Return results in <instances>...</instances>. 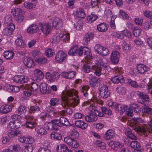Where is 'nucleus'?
I'll use <instances>...</instances> for the list:
<instances>
[{
	"label": "nucleus",
	"mask_w": 152,
	"mask_h": 152,
	"mask_svg": "<svg viewBox=\"0 0 152 152\" xmlns=\"http://www.w3.org/2000/svg\"><path fill=\"white\" fill-rule=\"evenodd\" d=\"M15 26L12 25L11 26H7V27L5 28L3 30L2 33L4 35H10L12 34V32L15 29Z\"/></svg>",
	"instance_id": "obj_20"
},
{
	"label": "nucleus",
	"mask_w": 152,
	"mask_h": 152,
	"mask_svg": "<svg viewBox=\"0 0 152 152\" xmlns=\"http://www.w3.org/2000/svg\"><path fill=\"white\" fill-rule=\"evenodd\" d=\"M143 112L147 113H152V109L148 106H144L143 107Z\"/></svg>",
	"instance_id": "obj_64"
},
{
	"label": "nucleus",
	"mask_w": 152,
	"mask_h": 152,
	"mask_svg": "<svg viewBox=\"0 0 152 152\" xmlns=\"http://www.w3.org/2000/svg\"><path fill=\"white\" fill-rule=\"evenodd\" d=\"M120 57V53L118 51H112L110 59L111 62L114 64L118 63Z\"/></svg>",
	"instance_id": "obj_13"
},
{
	"label": "nucleus",
	"mask_w": 152,
	"mask_h": 152,
	"mask_svg": "<svg viewBox=\"0 0 152 152\" xmlns=\"http://www.w3.org/2000/svg\"><path fill=\"white\" fill-rule=\"evenodd\" d=\"M38 29L37 25L35 24H32L27 28V31L28 33L34 34L37 33Z\"/></svg>",
	"instance_id": "obj_26"
},
{
	"label": "nucleus",
	"mask_w": 152,
	"mask_h": 152,
	"mask_svg": "<svg viewBox=\"0 0 152 152\" xmlns=\"http://www.w3.org/2000/svg\"><path fill=\"white\" fill-rule=\"evenodd\" d=\"M13 80L16 83H23L27 82L28 79L24 75H16L13 78Z\"/></svg>",
	"instance_id": "obj_11"
},
{
	"label": "nucleus",
	"mask_w": 152,
	"mask_h": 152,
	"mask_svg": "<svg viewBox=\"0 0 152 152\" xmlns=\"http://www.w3.org/2000/svg\"><path fill=\"white\" fill-rule=\"evenodd\" d=\"M16 10H15L14 11H12L11 13L12 15L14 16H15V19L18 23H21L22 22L24 19V16L21 13H18L17 15H15L16 13L15 12Z\"/></svg>",
	"instance_id": "obj_25"
},
{
	"label": "nucleus",
	"mask_w": 152,
	"mask_h": 152,
	"mask_svg": "<svg viewBox=\"0 0 152 152\" xmlns=\"http://www.w3.org/2000/svg\"><path fill=\"white\" fill-rule=\"evenodd\" d=\"M130 108L133 110L136 113H138L140 112V108L138 104L134 103H131L130 104Z\"/></svg>",
	"instance_id": "obj_40"
},
{
	"label": "nucleus",
	"mask_w": 152,
	"mask_h": 152,
	"mask_svg": "<svg viewBox=\"0 0 152 152\" xmlns=\"http://www.w3.org/2000/svg\"><path fill=\"white\" fill-rule=\"evenodd\" d=\"M25 65L28 68H31L34 66L35 63L31 58L28 57H25L23 60Z\"/></svg>",
	"instance_id": "obj_14"
},
{
	"label": "nucleus",
	"mask_w": 152,
	"mask_h": 152,
	"mask_svg": "<svg viewBox=\"0 0 152 152\" xmlns=\"http://www.w3.org/2000/svg\"><path fill=\"white\" fill-rule=\"evenodd\" d=\"M98 30L101 32H104L107 29V25L104 23L99 24L97 26Z\"/></svg>",
	"instance_id": "obj_36"
},
{
	"label": "nucleus",
	"mask_w": 152,
	"mask_h": 152,
	"mask_svg": "<svg viewBox=\"0 0 152 152\" xmlns=\"http://www.w3.org/2000/svg\"><path fill=\"white\" fill-rule=\"evenodd\" d=\"M99 96L103 99L108 97L110 95L108 87L106 85H102L99 86Z\"/></svg>",
	"instance_id": "obj_5"
},
{
	"label": "nucleus",
	"mask_w": 152,
	"mask_h": 152,
	"mask_svg": "<svg viewBox=\"0 0 152 152\" xmlns=\"http://www.w3.org/2000/svg\"><path fill=\"white\" fill-rule=\"evenodd\" d=\"M94 35L92 33L86 34L84 37L83 40L85 43L87 44L93 38Z\"/></svg>",
	"instance_id": "obj_38"
},
{
	"label": "nucleus",
	"mask_w": 152,
	"mask_h": 152,
	"mask_svg": "<svg viewBox=\"0 0 152 152\" xmlns=\"http://www.w3.org/2000/svg\"><path fill=\"white\" fill-rule=\"evenodd\" d=\"M46 127L47 129L50 131L57 130V126L54 125L52 123V121L51 122L48 123Z\"/></svg>",
	"instance_id": "obj_49"
},
{
	"label": "nucleus",
	"mask_w": 152,
	"mask_h": 152,
	"mask_svg": "<svg viewBox=\"0 0 152 152\" xmlns=\"http://www.w3.org/2000/svg\"><path fill=\"white\" fill-rule=\"evenodd\" d=\"M55 53L53 50L51 48H48L45 51V54L48 57H51Z\"/></svg>",
	"instance_id": "obj_62"
},
{
	"label": "nucleus",
	"mask_w": 152,
	"mask_h": 152,
	"mask_svg": "<svg viewBox=\"0 0 152 152\" xmlns=\"http://www.w3.org/2000/svg\"><path fill=\"white\" fill-rule=\"evenodd\" d=\"M136 93L137 95L142 100V102L141 101L140 102L139 101V102L142 104L143 103V101L145 102L149 101V99L148 95L139 91H137Z\"/></svg>",
	"instance_id": "obj_17"
},
{
	"label": "nucleus",
	"mask_w": 152,
	"mask_h": 152,
	"mask_svg": "<svg viewBox=\"0 0 152 152\" xmlns=\"http://www.w3.org/2000/svg\"><path fill=\"white\" fill-rule=\"evenodd\" d=\"M39 88L40 91L42 94H44L47 92L48 90L47 84L45 83H41L39 86Z\"/></svg>",
	"instance_id": "obj_42"
},
{
	"label": "nucleus",
	"mask_w": 152,
	"mask_h": 152,
	"mask_svg": "<svg viewBox=\"0 0 152 152\" xmlns=\"http://www.w3.org/2000/svg\"><path fill=\"white\" fill-rule=\"evenodd\" d=\"M59 35L60 40H61L63 41V42H66L69 40V35L68 33L65 34L61 33Z\"/></svg>",
	"instance_id": "obj_45"
},
{
	"label": "nucleus",
	"mask_w": 152,
	"mask_h": 152,
	"mask_svg": "<svg viewBox=\"0 0 152 152\" xmlns=\"http://www.w3.org/2000/svg\"><path fill=\"white\" fill-rule=\"evenodd\" d=\"M24 5L26 8L29 9L34 8L35 6L34 4L28 2H25L24 3Z\"/></svg>",
	"instance_id": "obj_60"
},
{
	"label": "nucleus",
	"mask_w": 152,
	"mask_h": 152,
	"mask_svg": "<svg viewBox=\"0 0 152 152\" xmlns=\"http://www.w3.org/2000/svg\"><path fill=\"white\" fill-rule=\"evenodd\" d=\"M100 82V80L99 78L94 77L89 81V84L92 87L95 88L98 86Z\"/></svg>",
	"instance_id": "obj_19"
},
{
	"label": "nucleus",
	"mask_w": 152,
	"mask_h": 152,
	"mask_svg": "<svg viewBox=\"0 0 152 152\" xmlns=\"http://www.w3.org/2000/svg\"><path fill=\"white\" fill-rule=\"evenodd\" d=\"M80 91L83 93V96L85 97H88V94L87 91L89 88L88 86L84 85L80 88Z\"/></svg>",
	"instance_id": "obj_32"
},
{
	"label": "nucleus",
	"mask_w": 152,
	"mask_h": 152,
	"mask_svg": "<svg viewBox=\"0 0 152 152\" xmlns=\"http://www.w3.org/2000/svg\"><path fill=\"white\" fill-rule=\"evenodd\" d=\"M41 109L40 107L37 105L31 106L29 108V113H34L40 111Z\"/></svg>",
	"instance_id": "obj_34"
},
{
	"label": "nucleus",
	"mask_w": 152,
	"mask_h": 152,
	"mask_svg": "<svg viewBox=\"0 0 152 152\" xmlns=\"http://www.w3.org/2000/svg\"><path fill=\"white\" fill-rule=\"evenodd\" d=\"M108 104L115 110L120 111L121 109V105L115 102H113L110 101L108 102Z\"/></svg>",
	"instance_id": "obj_29"
},
{
	"label": "nucleus",
	"mask_w": 152,
	"mask_h": 152,
	"mask_svg": "<svg viewBox=\"0 0 152 152\" xmlns=\"http://www.w3.org/2000/svg\"><path fill=\"white\" fill-rule=\"evenodd\" d=\"M12 107L8 105H2L0 107V112L3 114L7 113L12 110Z\"/></svg>",
	"instance_id": "obj_23"
},
{
	"label": "nucleus",
	"mask_w": 152,
	"mask_h": 152,
	"mask_svg": "<svg viewBox=\"0 0 152 152\" xmlns=\"http://www.w3.org/2000/svg\"><path fill=\"white\" fill-rule=\"evenodd\" d=\"M25 118L26 120V124L27 128L33 129L37 125V123L33 116L30 115L26 116Z\"/></svg>",
	"instance_id": "obj_7"
},
{
	"label": "nucleus",
	"mask_w": 152,
	"mask_h": 152,
	"mask_svg": "<svg viewBox=\"0 0 152 152\" xmlns=\"http://www.w3.org/2000/svg\"><path fill=\"white\" fill-rule=\"evenodd\" d=\"M66 56V55L65 53L61 51H60L56 54L55 59L57 61L61 62L65 59Z\"/></svg>",
	"instance_id": "obj_15"
},
{
	"label": "nucleus",
	"mask_w": 152,
	"mask_h": 152,
	"mask_svg": "<svg viewBox=\"0 0 152 152\" xmlns=\"http://www.w3.org/2000/svg\"><path fill=\"white\" fill-rule=\"evenodd\" d=\"M137 70L140 73L143 74L147 72L148 68L144 64H140L137 65Z\"/></svg>",
	"instance_id": "obj_21"
},
{
	"label": "nucleus",
	"mask_w": 152,
	"mask_h": 152,
	"mask_svg": "<svg viewBox=\"0 0 152 152\" xmlns=\"http://www.w3.org/2000/svg\"><path fill=\"white\" fill-rule=\"evenodd\" d=\"M18 113L20 115H22L26 113L27 111L26 107L23 105H20L18 109Z\"/></svg>",
	"instance_id": "obj_50"
},
{
	"label": "nucleus",
	"mask_w": 152,
	"mask_h": 152,
	"mask_svg": "<svg viewBox=\"0 0 152 152\" xmlns=\"http://www.w3.org/2000/svg\"><path fill=\"white\" fill-rule=\"evenodd\" d=\"M141 31V29L139 27L134 28L133 30V34L135 37H138L140 35Z\"/></svg>",
	"instance_id": "obj_57"
},
{
	"label": "nucleus",
	"mask_w": 152,
	"mask_h": 152,
	"mask_svg": "<svg viewBox=\"0 0 152 152\" xmlns=\"http://www.w3.org/2000/svg\"><path fill=\"white\" fill-rule=\"evenodd\" d=\"M35 130L38 135L40 136L45 135L47 134V131L43 128L39 127L35 129Z\"/></svg>",
	"instance_id": "obj_44"
},
{
	"label": "nucleus",
	"mask_w": 152,
	"mask_h": 152,
	"mask_svg": "<svg viewBox=\"0 0 152 152\" xmlns=\"http://www.w3.org/2000/svg\"><path fill=\"white\" fill-rule=\"evenodd\" d=\"M31 86L30 85L26 84L24 86V88L25 89L23 91V94L26 96H29L31 94H34L32 90L31 89Z\"/></svg>",
	"instance_id": "obj_22"
},
{
	"label": "nucleus",
	"mask_w": 152,
	"mask_h": 152,
	"mask_svg": "<svg viewBox=\"0 0 152 152\" xmlns=\"http://www.w3.org/2000/svg\"><path fill=\"white\" fill-rule=\"evenodd\" d=\"M125 134L128 137L131 139L134 140H136L137 139L136 137L130 131L126 130L125 132Z\"/></svg>",
	"instance_id": "obj_54"
},
{
	"label": "nucleus",
	"mask_w": 152,
	"mask_h": 152,
	"mask_svg": "<svg viewBox=\"0 0 152 152\" xmlns=\"http://www.w3.org/2000/svg\"><path fill=\"white\" fill-rule=\"evenodd\" d=\"M49 23L52 24V27H54L56 29H59L63 26L62 20L57 18H52L49 20Z\"/></svg>",
	"instance_id": "obj_6"
},
{
	"label": "nucleus",
	"mask_w": 152,
	"mask_h": 152,
	"mask_svg": "<svg viewBox=\"0 0 152 152\" xmlns=\"http://www.w3.org/2000/svg\"><path fill=\"white\" fill-rule=\"evenodd\" d=\"M50 136L52 138L57 140H60L62 139L61 135L58 132H53L50 134Z\"/></svg>",
	"instance_id": "obj_47"
},
{
	"label": "nucleus",
	"mask_w": 152,
	"mask_h": 152,
	"mask_svg": "<svg viewBox=\"0 0 152 152\" xmlns=\"http://www.w3.org/2000/svg\"><path fill=\"white\" fill-rule=\"evenodd\" d=\"M40 27V29L43 33L47 35L50 33L51 30L52 26L50 23H49V22L48 23L42 24Z\"/></svg>",
	"instance_id": "obj_10"
},
{
	"label": "nucleus",
	"mask_w": 152,
	"mask_h": 152,
	"mask_svg": "<svg viewBox=\"0 0 152 152\" xmlns=\"http://www.w3.org/2000/svg\"><path fill=\"white\" fill-rule=\"evenodd\" d=\"M31 89L32 90V91L35 94L37 92V90L38 88V85L36 83H32L31 86Z\"/></svg>",
	"instance_id": "obj_59"
},
{
	"label": "nucleus",
	"mask_w": 152,
	"mask_h": 152,
	"mask_svg": "<svg viewBox=\"0 0 152 152\" xmlns=\"http://www.w3.org/2000/svg\"><path fill=\"white\" fill-rule=\"evenodd\" d=\"M97 116L103 117L104 115L102 113L94 109H92L85 118L86 120L89 122H94L98 119Z\"/></svg>",
	"instance_id": "obj_3"
},
{
	"label": "nucleus",
	"mask_w": 152,
	"mask_h": 152,
	"mask_svg": "<svg viewBox=\"0 0 152 152\" xmlns=\"http://www.w3.org/2000/svg\"><path fill=\"white\" fill-rule=\"evenodd\" d=\"M78 47L77 45H74L68 52V54L69 56H73L77 54Z\"/></svg>",
	"instance_id": "obj_30"
},
{
	"label": "nucleus",
	"mask_w": 152,
	"mask_h": 152,
	"mask_svg": "<svg viewBox=\"0 0 152 152\" xmlns=\"http://www.w3.org/2000/svg\"><path fill=\"white\" fill-rule=\"evenodd\" d=\"M77 17L81 18H84L86 15L83 9L80 8L78 9L77 11Z\"/></svg>",
	"instance_id": "obj_37"
},
{
	"label": "nucleus",
	"mask_w": 152,
	"mask_h": 152,
	"mask_svg": "<svg viewBox=\"0 0 152 152\" xmlns=\"http://www.w3.org/2000/svg\"><path fill=\"white\" fill-rule=\"evenodd\" d=\"M10 148L12 149V150H11L12 152H18L20 148V145L18 144L12 145L10 146Z\"/></svg>",
	"instance_id": "obj_58"
},
{
	"label": "nucleus",
	"mask_w": 152,
	"mask_h": 152,
	"mask_svg": "<svg viewBox=\"0 0 152 152\" xmlns=\"http://www.w3.org/2000/svg\"><path fill=\"white\" fill-rule=\"evenodd\" d=\"M76 73L75 72L72 71L69 72H63L61 73V75L64 77L68 79H71L73 78Z\"/></svg>",
	"instance_id": "obj_18"
},
{
	"label": "nucleus",
	"mask_w": 152,
	"mask_h": 152,
	"mask_svg": "<svg viewBox=\"0 0 152 152\" xmlns=\"http://www.w3.org/2000/svg\"><path fill=\"white\" fill-rule=\"evenodd\" d=\"M12 17L10 15H7L6 16L4 19V23L7 24V26H15L12 23Z\"/></svg>",
	"instance_id": "obj_33"
},
{
	"label": "nucleus",
	"mask_w": 152,
	"mask_h": 152,
	"mask_svg": "<svg viewBox=\"0 0 152 152\" xmlns=\"http://www.w3.org/2000/svg\"><path fill=\"white\" fill-rule=\"evenodd\" d=\"M109 53V50L108 49L103 47L101 51V52L99 54L102 56H105L108 54Z\"/></svg>",
	"instance_id": "obj_61"
},
{
	"label": "nucleus",
	"mask_w": 152,
	"mask_h": 152,
	"mask_svg": "<svg viewBox=\"0 0 152 152\" xmlns=\"http://www.w3.org/2000/svg\"><path fill=\"white\" fill-rule=\"evenodd\" d=\"M68 149L67 146L64 144L58 145L56 148L57 152H65Z\"/></svg>",
	"instance_id": "obj_39"
},
{
	"label": "nucleus",
	"mask_w": 152,
	"mask_h": 152,
	"mask_svg": "<svg viewBox=\"0 0 152 152\" xmlns=\"http://www.w3.org/2000/svg\"><path fill=\"white\" fill-rule=\"evenodd\" d=\"M92 69L94 70V73L97 76H100L102 74H103L106 72L105 69L99 66H92Z\"/></svg>",
	"instance_id": "obj_12"
},
{
	"label": "nucleus",
	"mask_w": 152,
	"mask_h": 152,
	"mask_svg": "<svg viewBox=\"0 0 152 152\" xmlns=\"http://www.w3.org/2000/svg\"><path fill=\"white\" fill-rule=\"evenodd\" d=\"M45 77L46 79L50 82L56 81L59 78L60 74L57 72H53L52 75L48 72L46 74Z\"/></svg>",
	"instance_id": "obj_9"
},
{
	"label": "nucleus",
	"mask_w": 152,
	"mask_h": 152,
	"mask_svg": "<svg viewBox=\"0 0 152 152\" xmlns=\"http://www.w3.org/2000/svg\"><path fill=\"white\" fill-rule=\"evenodd\" d=\"M119 15L121 18L124 20L129 19L128 15L123 10H121L119 12Z\"/></svg>",
	"instance_id": "obj_53"
},
{
	"label": "nucleus",
	"mask_w": 152,
	"mask_h": 152,
	"mask_svg": "<svg viewBox=\"0 0 152 152\" xmlns=\"http://www.w3.org/2000/svg\"><path fill=\"white\" fill-rule=\"evenodd\" d=\"M75 124L76 126L83 129H86L88 126V124L87 123L81 120L76 121Z\"/></svg>",
	"instance_id": "obj_27"
},
{
	"label": "nucleus",
	"mask_w": 152,
	"mask_h": 152,
	"mask_svg": "<svg viewBox=\"0 0 152 152\" xmlns=\"http://www.w3.org/2000/svg\"><path fill=\"white\" fill-rule=\"evenodd\" d=\"M7 128L8 129V135L10 138H14L20 134V132L15 129L14 121H10L7 125Z\"/></svg>",
	"instance_id": "obj_4"
},
{
	"label": "nucleus",
	"mask_w": 152,
	"mask_h": 152,
	"mask_svg": "<svg viewBox=\"0 0 152 152\" xmlns=\"http://www.w3.org/2000/svg\"><path fill=\"white\" fill-rule=\"evenodd\" d=\"M35 61L38 64H44L47 61V59L44 57H42L38 58H36Z\"/></svg>",
	"instance_id": "obj_52"
},
{
	"label": "nucleus",
	"mask_w": 152,
	"mask_h": 152,
	"mask_svg": "<svg viewBox=\"0 0 152 152\" xmlns=\"http://www.w3.org/2000/svg\"><path fill=\"white\" fill-rule=\"evenodd\" d=\"M148 126L146 124L140 127L139 125L134 124V123L131 125L133 129L137 132H141L143 133H148V134H152V122H148Z\"/></svg>",
	"instance_id": "obj_2"
},
{
	"label": "nucleus",
	"mask_w": 152,
	"mask_h": 152,
	"mask_svg": "<svg viewBox=\"0 0 152 152\" xmlns=\"http://www.w3.org/2000/svg\"><path fill=\"white\" fill-rule=\"evenodd\" d=\"M78 93L77 91L72 89L63 91L62 93L63 102L61 103L63 107L68 105L74 107L77 106L79 102Z\"/></svg>",
	"instance_id": "obj_1"
},
{
	"label": "nucleus",
	"mask_w": 152,
	"mask_h": 152,
	"mask_svg": "<svg viewBox=\"0 0 152 152\" xmlns=\"http://www.w3.org/2000/svg\"><path fill=\"white\" fill-rule=\"evenodd\" d=\"M34 79L37 81H39L42 79L44 77V75L40 70L37 69L34 70Z\"/></svg>",
	"instance_id": "obj_16"
},
{
	"label": "nucleus",
	"mask_w": 152,
	"mask_h": 152,
	"mask_svg": "<svg viewBox=\"0 0 152 152\" xmlns=\"http://www.w3.org/2000/svg\"><path fill=\"white\" fill-rule=\"evenodd\" d=\"M60 100L57 98H53L50 101V104L53 106L58 105Z\"/></svg>",
	"instance_id": "obj_56"
},
{
	"label": "nucleus",
	"mask_w": 152,
	"mask_h": 152,
	"mask_svg": "<svg viewBox=\"0 0 152 152\" xmlns=\"http://www.w3.org/2000/svg\"><path fill=\"white\" fill-rule=\"evenodd\" d=\"M113 35L115 37L120 39H123L124 37V35L122 34H119L116 32H113Z\"/></svg>",
	"instance_id": "obj_63"
},
{
	"label": "nucleus",
	"mask_w": 152,
	"mask_h": 152,
	"mask_svg": "<svg viewBox=\"0 0 152 152\" xmlns=\"http://www.w3.org/2000/svg\"><path fill=\"white\" fill-rule=\"evenodd\" d=\"M111 81L113 83H122L124 82V80L122 77L115 75L111 79Z\"/></svg>",
	"instance_id": "obj_28"
},
{
	"label": "nucleus",
	"mask_w": 152,
	"mask_h": 152,
	"mask_svg": "<svg viewBox=\"0 0 152 152\" xmlns=\"http://www.w3.org/2000/svg\"><path fill=\"white\" fill-rule=\"evenodd\" d=\"M114 135L113 131L109 129L108 130L104 136V138L106 140H109L113 138Z\"/></svg>",
	"instance_id": "obj_24"
},
{
	"label": "nucleus",
	"mask_w": 152,
	"mask_h": 152,
	"mask_svg": "<svg viewBox=\"0 0 152 152\" xmlns=\"http://www.w3.org/2000/svg\"><path fill=\"white\" fill-rule=\"evenodd\" d=\"M91 64L90 62L85 64L83 67L84 71L87 73L89 72L91 70Z\"/></svg>",
	"instance_id": "obj_51"
},
{
	"label": "nucleus",
	"mask_w": 152,
	"mask_h": 152,
	"mask_svg": "<svg viewBox=\"0 0 152 152\" xmlns=\"http://www.w3.org/2000/svg\"><path fill=\"white\" fill-rule=\"evenodd\" d=\"M14 55V52L12 51H6L4 53V56L7 60H10L13 58Z\"/></svg>",
	"instance_id": "obj_35"
},
{
	"label": "nucleus",
	"mask_w": 152,
	"mask_h": 152,
	"mask_svg": "<svg viewBox=\"0 0 152 152\" xmlns=\"http://www.w3.org/2000/svg\"><path fill=\"white\" fill-rule=\"evenodd\" d=\"M130 147L133 148H138L140 147V143L136 141H132L130 144Z\"/></svg>",
	"instance_id": "obj_55"
},
{
	"label": "nucleus",
	"mask_w": 152,
	"mask_h": 152,
	"mask_svg": "<svg viewBox=\"0 0 152 152\" xmlns=\"http://www.w3.org/2000/svg\"><path fill=\"white\" fill-rule=\"evenodd\" d=\"M15 43L17 46L21 47L22 48H24L26 45L23 40L22 39L21 36L20 35L18 38L16 39Z\"/></svg>",
	"instance_id": "obj_31"
},
{
	"label": "nucleus",
	"mask_w": 152,
	"mask_h": 152,
	"mask_svg": "<svg viewBox=\"0 0 152 152\" xmlns=\"http://www.w3.org/2000/svg\"><path fill=\"white\" fill-rule=\"evenodd\" d=\"M85 49L84 50V53L85 57L87 59H91L92 58L91 53L90 50L87 47H85Z\"/></svg>",
	"instance_id": "obj_46"
},
{
	"label": "nucleus",
	"mask_w": 152,
	"mask_h": 152,
	"mask_svg": "<svg viewBox=\"0 0 152 152\" xmlns=\"http://www.w3.org/2000/svg\"><path fill=\"white\" fill-rule=\"evenodd\" d=\"M59 121L61 127L63 126H68L69 122L67 119L63 117H61L59 118Z\"/></svg>",
	"instance_id": "obj_41"
},
{
	"label": "nucleus",
	"mask_w": 152,
	"mask_h": 152,
	"mask_svg": "<svg viewBox=\"0 0 152 152\" xmlns=\"http://www.w3.org/2000/svg\"><path fill=\"white\" fill-rule=\"evenodd\" d=\"M79 133L75 129L72 130L69 133V136L71 138L74 139H76L78 138L79 137Z\"/></svg>",
	"instance_id": "obj_43"
},
{
	"label": "nucleus",
	"mask_w": 152,
	"mask_h": 152,
	"mask_svg": "<svg viewBox=\"0 0 152 152\" xmlns=\"http://www.w3.org/2000/svg\"><path fill=\"white\" fill-rule=\"evenodd\" d=\"M127 83L131 86L134 88H137L139 87L138 83L135 81H133L130 79H127Z\"/></svg>",
	"instance_id": "obj_48"
},
{
	"label": "nucleus",
	"mask_w": 152,
	"mask_h": 152,
	"mask_svg": "<svg viewBox=\"0 0 152 152\" xmlns=\"http://www.w3.org/2000/svg\"><path fill=\"white\" fill-rule=\"evenodd\" d=\"M64 140L71 148H75L79 146V144L75 139L70 137H66Z\"/></svg>",
	"instance_id": "obj_8"
}]
</instances>
